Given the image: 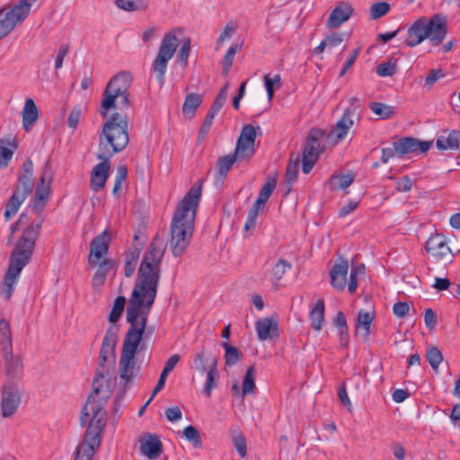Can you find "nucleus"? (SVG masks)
I'll return each instance as SVG.
<instances>
[{
	"label": "nucleus",
	"instance_id": "nucleus-1",
	"mask_svg": "<svg viewBox=\"0 0 460 460\" xmlns=\"http://www.w3.org/2000/svg\"><path fill=\"white\" fill-rule=\"evenodd\" d=\"M165 249L164 242L157 236L148 244L128 299L126 317L130 326L123 341L119 359V376L125 383L130 382L138 371L135 354L143 338L147 317L156 297Z\"/></svg>",
	"mask_w": 460,
	"mask_h": 460
},
{
	"label": "nucleus",
	"instance_id": "nucleus-2",
	"mask_svg": "<svg viewBox=\"0 0 460 460\" xmlns=\"http://www.w3.org/2000/svg\"><path fill=\"white\" fill-rule=\"evenodd\" d=\"M200 195L201 182L197 181L177 206L171 226V248L175 257L181 255L190 243Z\"/></svg>",
	"mask_w": 460,
	"mask_h": 460
},
{
	"label": "nucleus",
	"instance_id": "nucleus-3",
	"mask_svg": "<svg viewBox=\"0 0 460 460\" xmlns=\"http://www.w3.org/2000/svg\"><path fill=\"white\" fill-rule=\"evenodd\" d=\"M40 226V222L31 223L23 230L22 236L11 252L9 267L4 278L1 290V294L5 300L11 298L22 269L31 258Z\"/></svg>",
	"mask_w": 460,
	"mask_h": 460
},
{
	"label": "nucleus",
	"instance_id": "nucleus-4",
	"mask_svg": "<svg viewBox=\"0 0 460 460\" xmlns=\"http://www.w3.org/2000/svg\"><path fill=\"white\" fill-rule=\"evenodd\" d=\"M118 341L117 329L115 326L110 327L103 338L102 349L99 357L100 368L93 381V392L88 396L84 406L92 402L93 404L100 406L101 411H104V405L111 395L112 388L109 381L110 370L105 367V363L109 362L113 365L115 362V347Z\"/></svg>",
	"mask_w": 460,
	"mask_h": 460
},
{
	"label": "nucleus",
	"instance_id": "nucleus-5",
	"mask_svg": "<svg viewBox=\"0 0 460 460\" xmlns=\"http://www.w3.org/2000/svg\"><path fill=\"white\" fill-rule=\"evenodd\" d=\"M99 407L92 402L84 406L80 420L82 425L88 422V426L83 441L77 447L75 460H93L101 445L107 413Z\"/></svg>",
	"mask_w": 460,
	"mask_h": 460
},
{
	"label": "nucleus",
	"instance_id": "nucleus-6",
	"mask_svg": "<svg viewBox=\"0 0 460 460\" xmlns=\"http://www.w3.org/2000/svg\"><path fill=\"white\" fill-rule=\"evenodd\" d=\"M128 142V119L125 114L115 112L105 121L99 134L97 158H111L124 150Z\"/></svg>",
	"mask_w": 460,
	"mask_h": 460
},
{
	"label": "nucleus",
	"instance_id": "nucleus-7",
	"mask_svg": "<svg viewBox=\"0 0 460 460\" xmlns=\"http://www.w3.org/2000/svg\"><path fill=\"white\" fill-rule=\"evenodd\" d=\"M182 35L181 29H172L166 33L159 46L157 54L153 61L152 68L156 74V77L160 83H163L167 69L169 60L173 57L179 43L181 41L180 37ZM190 51V40L185 39L182 40L181 47L177 55L179 61L187 65V60Z\"/></svg>",
	"mask_w": 460,
	"mask_h": 460
},
{
	"label": "nucleus",
	"instance_id": "nucleus-8",
	"mask_svg": "<svg viewBox=\"0 0 460 460\" xmlns=\"http://www.w3.org/2000/svg\"><path fill=\"white\" fill-rule=\"evenodd\" d=\"M131 75L122 72L113 76L108 83L100 106V115L107 117L110 110L128 108L130 105L128 89L131 84Z\"/></svg>",
	"mask_w": 460,
	"mask_h": 460
},
{
	"label": "nucleus",
	"instance_id": "nucleus-9",
	"mask_svg": "<svg viewBox=\"0 0 460 460\" xmlns=\"http://www.w3.org/2000/svg\"><path fill=\"white\" fill-rule=\"evenodd\" d=\"M323 132L318 129H311L306 139V144L302 153V171L309 173L316 164L323 148L320 143Z\"/></svg>",
	"mask_w": 460,
	"mask_h": 460
},
{
	"label": "nucleus",
	"instance_id": "nucleus-10",
	"mask_svg": "<svg viewBox=\"0 0 460 460\" xmlns=\"http://www.w3.org/2000/svg\"><path fill=\"white\" fill-rule=\"evenodd\" d=\"M261 132V127L245 124L237 139L234 152L233 153L239 161L250 159L255 153V139L257 133Z\"/></svg>",
	"mask_w": 460,
	"mask_h": 460
},
{
	"label": "nucleus",
	"instance_id": "nucleus-11",
	"mask_svg": "<svg viewBox=\"0 0 460 460\" xmlns=\"http://www.w3.org/2000/svg\"><path fill=\"white\" fill-rule=\"evenodd\" d=\"M275 188L276 180L274 178L268 179L265 184L261 189L256 201L254 202V204L248 212L247 218L243 227L245 231H250L255 227L258 215L264 207L265 203L271 196V194L273 193Z\"/></svg>",
	"mask_w": 460,
	"mask_h": 460
},
{
	"label": "nucleus",
	"instance_id": "nucleus-12",
	"mask_svg": "<svg viewBox=\"0 0 460 460\" xmlns=\"http://www.w3.org/2000/svg\"><path fill=\"white\" fill-rule=\"evenodd\" d=\"M27 16L22 8H20L17 4L13 7L0 9V40L13 31Z\"/></svg>",
	"mask_w": 460,
	"mask_h": 460
},
{
	"label": "nucleus",
	"instance_id": "nucleus-13",
	"mask_svg": "<svg viewBox=\"0 0 460 460\" xmlns=\"http://www.w3.org/2000/svg\"><path fill=\"white\" fill-rule=\"evenodd\" d=\"M22 393L13 383H6L2 389L1 413L4 418L13 417L21 403Z\"/></svg>",
	"mask_w": 460,
	"mask_h": 460
},
{
	"label": "nucleus",
	"instance_id": "nucleus-14",
	"mask_svg": "<svg viewBox=\"0 0 460 460\" xmlns=\"http://www.w3.org/2000/svg\"><path fill=\"white\" fill-rule=\"evenodd\" d=\"M425 31L430 44L434 47L439 46L445 40L447 28L443 16L436 14L430 19L425 18Z\"/></svg>",
	"mask_w": 460,
	"mask_h": 460
},
{
	"label": "nucleus",
	"instance_id": "nucleus-15",
	"mask_svg": "<svg viewBox=\"0 0 460 460\" xmlns=\"http://www.w3.org/2000/svg\"><path fill=\"white\" fill-rule=\"evenodd\" d=\"M52 182V170L49 162H46L39 179L35 192L34 207L42 208L49 197L50 185Z\"/></svg>",
	"mask_w": 460,
	"mask_h": 460
},
{
	"label": "nucleus",
	"instance_id": "nucleus-16",
	"mask_svg": "<svg viewBox=\"0 0 460 460\" xmlns=\"http://www.w3.org/2000/svg\"><path fill=\"white\" fill-rule=\"evenodd\" d=\"M353 111L350 109H346L336 122L334 127L328 134V139L332 145H338L347 137L349 129L352 128L354 122L352 119Z\"/></svg>",
	"mask_w": 460,
	"mask_h": 460
},
{
	"label": "nucleus",
	"instance_id": "nucleus-17",
	"mask_svg": "<svg viewBox=\"0 0 460 460\" xmlns=\"http://www.w3.org/2000/svg\"><path fill=\"white\" fill-rule=\"evenodd\" d=\"M425 248L427 252L437 261L452 257L451 249L442 234L436 233L432 234L427 240Z\"/></svg>",
	"mask_w": 460,
	"mask_h": 460
},
{
	"label": "nucleus",
	"instance_id": "nucleus-18",
	"mask_svg": "<svg viewBox=\"0 0 460 460\" xmlns=\"http://www.w3.org/2000/svg\"><path fill=\"white\" fill-rule=\"evenodd\" d=\"M110 243V234L108 231H103L98 234L90 244V253L88 256V262L96 266L102 261L101 260L107 254Z\"/></svg>",
	"mask_w": 460,
	"mask_h": 460
},
{
	"label": "nucleus",
	"instance_id": "nucleus-19",
	"mask_svg": "<svg viewBox=\"0 0 460 460\" xmlns=\"http://www.w3.org/2000/svg\"><path fill=\"white\" fill-rule=\"evenodd\" d=\"M111 158L99 159L101 162L97 164L92 170L90 175V187L98 192L102 190L109 178L111 172Z\"/></svg>",
	"mask_w": 460,
	"mask_h": 460
},
{
	"label": "nucleus",
	"instance_id": "nucleus-20",
	"mask_svg": "<svg viewBox=\"0 0 460 460\" xmlns=\"http://www.w3.org/2000/svg\"><path fill=\"white\" fill-rule=\"evenodd\" d=\"M255 330L260 341H266L278 337L279 321L275 316L259 318L255 322Z\"/></svg>",
	"mask_w": 460,
	"mask_h": 460
},
{
	"label": "nucleus",
	"instance_id": "nucleus-21",
	"mask_svg": "<svg viewBox=\"0 0 460 460\" xmlns=\"http://www.w3.org/2000/svg\"><path fill=\"white\" fill-rule=\"evenodd\" d=\"M256 369L253 366L249 367L243 379L242 388L239 387L237 382L234 383L231 387L233 396L243 399L245 396L253 394L255 390Z\"/></svg>",
	"mask_w": 460,
	"mask_h": 460
},
{
	"label": "nucleus",
	"instance_id": "nucleus-22",
	"mask_svg": "<svg viewBox=\"0 0 460 460\" xmlns=\"http://www.w3.org/2000/svg\"><path fill=\"white\" fill-rule=\"evenodd\" d=\"M353 13V8L348 2L339 3L330 13L326 22L329 28H338L343 22L348 21Z\"/></svg>",
	"mask_w": 460,
	"mask_h": 460
},
{
	"label": "nucleus",
	"instance_id": "nucleus-23",
	"mask_svg": "<svg viewBox=\"0 0 460 460\" xmlns=\"http://www.w3.org/2000/svg\"><path fill=\"white\" fill-rule=\"evenodd\" d=\"M349 270V262L346 260H341L335 263L330 270L331 285L333 288L341 291L347 284V275Z\"/></svg>",
	"mask_w": 460,
	"mask_h": 460
},
{
	"label": "nucleus",
	"instance_id": "nucleus-24",
	"mask_svg": "<svg viewBox=\"0 0 460 460\" xmlns=\"http://www.w3.org/2000/svg\"><path fill=\"white\" fill-rule=\"evenodd\" d=\"M5 375L9 379H20L23 375V358L13 355V351L4 353Z\"/></svg>",
	"mask_w": 460,
	"mask_h": 460
},
{
	"label": "nucleus",
	"instance_id": "nucleus-25",
	"mask_svg": "<svg viewBox=\"0 0 460 460\" xmlns=\"http://www.w3.org/2000/svg\"><path fill=\"white\" fill-rule=\"evenodd\" d=\"M227 98L226 86L222 88L212 105L210 106L208 114L203 119V135L207 134L214 122L215 117L218 114L219 111L224 106Z\"/></svg>",
	"mask_w": 460,
	"mask_h": 460
},
{
	"label": "nucleus",
	"instance_id": "nucleus-26",
	"mask_svg": "<svg viewBox=\"0 0 460 460\" xmlns=\"http://www.w3.org/2000/svg\"><path fill=\"white\" fill-rule=\"evenodd\" d=\"M162 443L155 435H147L140 440V451L151 460L157 459L162 453Z\"/></svg>",
	"mask_w": 460,
	"mask_h": 460
},
{
	"label": "nucleus",
	"instance_id": "nucleus-27",
	"mask_svg": "<svg viewBox=\"0 0 460 460\" xmlns=\"http://www.w3.org/2000/svg\"><path fill=\"white\" fill-rule=\"evenodd\" d=\"M425 18H420L408 29L405 43L409 47L420 44L427 38L425 31Z\"/></svg>",
	"mask_w": 460,
	"mask_h": 460
},
{
	"label": "nucleus",
	"instance_id": "nucleus-28",
	"mask_svg": "<svg viewBox=\"0 0 460 460\" xmlns=\"http://www.w3.org/2000/svg\"><path fill=\"white\" fill-rule=\"evenodd\" d=\"M460 146V131L445 130L436 140V146L439 150H456Z\"/></svg>",
	"mask_w": 460,
	"mask_h": 460
},
{
	"label": "nucleus",
	"instance_id": "nucleus-29",
	"mask_svg": "<svg viewBox=\"0 0 460 460\" xmlns=\"http://www.w3.org/2000/svg\"><path fill=\"white\" fill-rule=\"evenodd\" d=\"M374 311L360 310L358 314L356 334L367 340L370 333V326L375 319Z\"/></svg>",
	"mask_w": 460,
	"mask_h": 460
},
{
	"label": "nucleus",
	"instance_id": "nucleus-30",
	"mask_svg": "<svg viewBox=\"0 0 460 460\" xmlns=\"http://www.w3.org/2000/svg\"><path fill=\"white\" fill-rule=\"evenodd\" d=\"M113 261L110 259H103L98 265V269L93 277V287L94 289L102 288L106 280L108 272L111 270Z\"/></svg>",
	"mask_w": 460,
	"mask_h": 460
},
{
	"label": "nucleus",
	"instance_id": "nucleus-31",
	"mask_svg": "<svg viewBox=\"0 0 460 460\" xmlns=\"http://www.w3.org/2000/svg\"><path fill=\"white\" fill-rule=\"evenodd\" d=\"M38 108L32 99H27L22 111V124L26 131L29 130L38 119Z\"/></svg>",
	"mask_w": 460,
	"mask_h": 460
},
{
	"label": "nucleus",
	"instance_id": "nucleus-32",
	"mask_svg": "<svg viewBox=\"0 0 460 460\" xmlns=\"http://www.w3.org/2000/svg\"><path fill=\"white\" fill-rule=\"evenodd\" d=\"M309 319L314 330L320 331L322 329L324 322V302L323 299L317 300L309 313Z\"/></svg>",
	"mask_w": 460,
	"mask_h": 460
},
{
	"label": "nucleus",
	"instance_id": "nucleus-33",
	"mask_svg": "<svg viewBox=\"0 0 460 460\" xmlns=\"http://www.w3.org/2000/svg\"><path fill=\"white\" fill-rule=\"evenodd\" d=\"M141 252L139 245L132 246L126 254L124 273L127 278L133 275Z\"/></svg>",
	"mask_w": 460,
	"mask_h": 460
},
{
	"label": "nucleus",
	"instance_id": "nucleus-34",
	"mask_svg": "<svg viewBox=\"0 0 460 460\" xmlns=\"http://www.w3.org/2000/svg\"><path fill=\"white\" fill-rule=\"evenodd\" d=\"M0 347L4 353L13 351L12 332L7 320H0Z\"/></svg>",
	"mask_w": 460,
	"mask_h": 460
},
{
	"label": "nucleus",
	"instance_id": "nucleus-35",
	"mask_svg": "<svg viewBox=\"0 0 460 460\" xmlns=\"http://www.w3.org/2000/svg\"><path fill=\"white\" fill-rule=\"evenodd\" d=\"M237 160L238 158L234 154L227 155L217 160V171L218 180L223 181L226 178L228 171L231 169L234 162Z\"/></svg>",
	"mask_w": 460,
	"mask_h": 460
},
{
	"label": "nucleus",
	"instance_id": "nucleus-36",
	"mask_svg": "<svg viewBox=\"0 0 460 460\" xmlns=\"http://www.w3.org/2000/svg\"><path fill=\"white\" fill-rule=\"evenodd\" d=\"M200 102H201L199 95L194 93L188 94L182 106V113L184 117L187 119L193 118L195 111L199 106Z\"/></svg>",
	"mask_w": 460,
	"mask_h": 460
},
{
	"label": "nucleus",
	"instance_id": "nucleus-37",
	"mask_svg": "<svg viewBox=\"0 0 460 460\" xmlns=\"http://www.w3.org/2000/svg\"><path fill=\"white\" fill-rule=\"evenodd\" d=\"M353 180L350 174L332 175L329 181V187L332 190H345L353 182Z\"/></svg>",
	"mask_w": 460,
	"mask_h": 460
},
{
	"label": "nucleus",
	"instance_id": "nucleus-38",
	"mask_svg": "<svg viewBox=\"0 0 460 460\" xmlns=\"http://www.w3.org/2000/svg\"><path fill=\"white\" fill-rule=\"evenodd\" d=\"M25 198L26 197L24 196V192L22 193L20 191L14 190L13 196L6 205L4 216L7 219L17 213L21 204L23 202Z\"/></svg>",
	"mask_w": 460,
	"mask_h": 460
},
{
	"label": "nucleus",
	"instance_id": "nucleus-39",
	"mask_svg": "<svg viewBox=\"0 0 460 460\" xmlns=\"http://www.w3.org/2000/svg\"><path fill=\"white\" fill-rule=\"evenodd\" d=\"M116 5L128 12L143 11L148 7L146 0H116Z\"/></svg>",
	"mask_w": 460,
	"mask_h": 460
},
{
	"label": "nucleus",
	"instance_id": "nucleus-40",
	"mask_svg": "<svg viewBox=\"0 0 460 460\" xmlns=\"http://www.w3.org/2000/svg\"><path fill=\"white\" fill-rule=\"evenodd\" d=\"M394 146L400 155L415 154L416 139L413 137H403L394 142Z\"/></svg>",
	"mask_w": 460,
	"mask_h": 460
},
{
	"label": "nucleus",
	"instance_id": "nucleus-41",
	"mask_svg": "<svg viewBox=\"0 0 460 460\" xmlns=\"http://www.w3.org/2000/svg\"><path fill=\"white\" fill-rule=\"evenodd\" d=\"M291 263L284 259L279 260L272 267L270 275L273 281L276 283V289H278L277 283L283 278L286 272L291 269Z\"/></svg>",
	"mask_w": 460,
	"mask_h": 460
},
{
	"label": "nucleus",
	"instance_id": "nucleus-42",
	"mask_svg": "<svg viewBox=\"0 0 460 460\" xmlns=\"http://www.w3.org/2000/svg\"><path fill=\"white\" fill-rule=\"evenodd\" d=\"M369 108L374 114L377 115L380 119H390L394 114V107L383 102H374L370 103Z\"/></svg>",
	"mask_w": 460,
	"mask_h": 460
},
{
	"label": "nucleus",
	"instance_id": "nucleus-43",
	"mask_svg": "<svg viewBox=\"0 0 460 460\" xmlns=\"http://www.w3.org/2000/svg\"><path fill=\"white\" fill-rule=\"evenodd\" d=\"M126 301V297L122 296H119L115 299L111 311L109 314L110 323H116L119 320L125 310Z\"/></svg>",
	"mask_w": 460,
	"mask_h": 460
},
{
	"label": "nucleus",
	"instance_id": "nucleus-44",
	"mask_svg": "<svg viewBox=\"0 0 460 460\" xmlns=\"http://www.w3.org/2000/svg\"><path fill=\"white\" fill-rule=\"evenodd\" d=\"M218 378L219 374L216 365L211 366L207 373L206 384L204 386V393L207 396H210L212 390L217 386Z\"/></svg>",
	"mask_w": 460,
	"mask_h": 460
},
{
	"label": "nucleus",
	"instance_id": "nucleus-45",
	"mask_svg": "<svg viewBox=\"0 0 460 460\" xmlns=\"http://www.w3.org/2000/svg\"><path fill=\"white\" fill-rule=\"evenodd\" d=\"M426 358L435 372L438 371L439 365L443 360L441 351L436 347L427 349Z\"/></svg>",
	"mask_w": 460,
	"mask_h": 460
},
{
	"label": "nucleus",
	"instance_id": "nucleus-46",
	"mask_svg": "<svg viewBox=\"0 0 460 460\" xmlns=\"http://www.w3.org/2000/svg\"><path fill=\"white\" fill-rule=\"evenodd\" d=\"M263 79L267 96L269 101H270L273 97L274 90L279 89L281 86V77L279 75H275L273 77H270L269 75H265Z\"/></svg>",
	"mask_w": 460,
	"mask_h": 460
},
{
	"label": "nucleus",
	"instance_id": "nucleus-47",
	"mask_svg": "<svg viewBox=\"0 0 460 460\" xmlns=\"http://www.w3.org/2000/svg\"><path fill=\"white\" fill-rule=\"evenodd\" d=\"M335 325L340 330L341 344L347 346L348 326L346 317L341 311H339L336 314Z\"/></svg>",
	"mask_w": 460,
	"mask_h": 460
},
{
	"label": "nucleus",
	"instance_id": "nucleus-48",
	"mask_svg": "<svg viewBox=\"0 0 460 460\" xmlns=\"http://www.w3.org/2000/svg\"><path fill=\"white\" fill-rule=\"evenodd\" d=\"M222 347L225 349V358L226 365L233 366L235 365L240 358L239 350L229 344L228 342H223Z\"/></svg>",
	"mask_w": 460,
	"mask_h": 460
},
{
	"label": "nucleus",
	"instance_id": "nucleus-49",
	"mask_svg": "<svg viewBox=\"0 0 460 460\" xmlns=\"http://www.w3.org/2000/svg\"><path fill=\"white\" fill-rule=\"evenodd\" d=\"M396 61L392 58L386 62H382L376 67V74L382 77L392 76L396 73Z\"/></svg>",
	"mask_w": 460,
	"mask_h": 460
},
{
	"label": "nucleus",
	"instance_id": "nucleus-50",
	"mask_svg": "<svg viewBox=\"0 0 460 460\" xmlns=\"http://www.w3.org/2000/svg\"><path fill=\"white\" fill-rule=\"evenodd\" d=\"M232 442L239 456L242 458L245 457L247 456V443L245 437L242 433L237 432L233 436Z\"/></svg>",
	"mask_w": 460,
	"mask_h": 460
},
{
	"label": "nucleus",
	"instance_id": "nucleus-51",
	"mask_svg": "<svg viewBox=\"0 0 460 460\" xmlns=\"http://www.w3.org/2000/svg\"><path fill=\"white\" fill-rule=\"evenodd\" d=\"M391 9V5L386 2H377L370 8V16L376 20L385 15Z\"/></svg>",
	"mask_w": 460,
	"mask_h": 460
},
{
	"label": "nucleus",
	"instance_id": "nucleus-52",
	"mask_svg": "<svg viewBox=\"0 0 460 460\" xmlns=\"http://www.w3.org/2000/svg\"><path fill=\"white\" fill-rule=\"evenodd\" d=\"M128 175V168L126 165L121 164L117 168L115 176V183L112 190L114 195H117L121 190L123 182L126 181Z\"/></svg>",
	"mask_w": 460,
	"mask_h": 460
},
{
	"label": "nucleus",
	"instance_id": "nucleus-53",
	"mask_svg": "<svg viewBox=\"0 0 460 460\" xmlns=\"http://www.w3.org/2000/svg\"><path fill=\"white\" fill-rule=\"evenodd\" d=\"M240 49L241 46L238 44H234L227 49L222 61L225 74L228 73L229 68L232 66L234 58Z\"/></svg>",
	"mask_w": 460,
	"mask_h": 460
},
{
	"label": "nucleus",
	"instance_id": "nucleus-54",
	"mask_svg": "<svg viewBox=\"0 0 460 460\" xmlns=\"http://www.w3.org/2000/svg\"><path fill=\"white\" fill-rule=\"evenodd\" d=\"M182 434L184 438L190 441L194 447H199L200 435L199 431L194 426H187L183 429Z\"/></svg>",
	"mask_w": 460,
	"mask_h": 460
},
{
	"label": "nucleus",
	"instance_id": "nucleus-55",
	"mask_svg": "<svg viewBox=\"0 0 460 460\" xmlns=\"http://www.w3.org/2000/svg\"><path fill=\"white\" fill-rule=\"evenodd\" d=\"M33 181L30 175H22L19 178V185L15 190L24 192V196L27 197L32 190Z\"/></svg>",
	"mask_w": 460,
	"mask_h": 460
},
{
	"label": "nucleus",
	"instance_id": "nucleus-56",
	"mask_svg": "<svg viewBox=\"0 0 460 460\" xmlns=\"http://www.w3.org/2000/svg\"><path fill=\"white\" fill-rule=\"evenodd\" d=\"M446 75L444 71L440 68L432 69L425 77L424 85L427 88H431L439 79L443 78Z\"/></svg>",
	"mask_w": 460,
	"mask_h": 460
},
{
	"label": "nucleus",
	"instance_id": "nucleus-57",
	"mask_svg": "<svg viewBox=\"0 0 460 460\" xmlns=\"http://www.w3.org/2000/svg\"><path fill=\"white\" fill-rule=\"evenodd\" d=\"M82 113L83 111L80 107H75L72 109L67 118V125L69 128L75 129L77 127L82 117Z\"/></svg>",
	"mask_w": 460,
	"mask_h": 460
},
{
	"label": "nucleus",
	"instance_id": "nucleus-58",
	"mask_svg": "<svg viewBox=\"0 0 460 460\" xmlns=\"http://www.w3.org/2000/svg\"><path fill=\"white\" fill-rule=\"evenodd\" d=\"M166 419L171 422H176L181 420L182 413L178 406L169 407L164 411Z\"/></svg>",
	"mask_w": 460,
	"mask_h": 460
},
{
	"label": "nucleus",
	"instance_id": "nucleus-59",
	"mask_svg": "<svg viewBox=\"0 0 460 460\" xmlns=\"http://www.w3.org/2000/svg\"><path fill=\"white\" fill-rule=\"evenodd\" d=\"M68 51H69V46L66 44L62 45L57 51V54L55 57V68L57 70L60 69L63 66L64 58L67 55Z\"/></svg>",
	"mask_w": 460,
	"mask_h": 460
},
{
	"label": "nucleus",
	"instance_id": "nucleus-60",
	"mask_svg": "<svg viewBox=\"0 0 460 460\" xmlns=\"http://www.w3.org/2000/svg\"><path fill=\"white\" fill-rule=\"evenodd\" d=\"M410 311V305L406 302H397L394 305L393 312L399 318L405 317Z\"/></svg>",
	"mask_w": 460,
	"mask_h": 460
},
{
	"label": "nucleus",
	"instance_id": "nucleus-61",
	"mask_svg": "<svg viewBox=\"0 0 460 460\" xmlns=\"http://www.w3.org/2000/svg\"><path fill=\"white\" fill-rule=\"evenodd\" d=\"M298 173V164H289L287 167L286 181L288 184H292L296 181Z\"/></svg>",
	"mask_w": 460,
	"mask_h": 460
},
{
	"label": "nucleus",
	"instance_id": "nucleus-62",
	"mask_svg": "<svg viewBox=\"0 0 460 460\" xmlns=\"http://www.w3.org/2000/svg\"><path fill=\"white\" fill-rule=\"evenodd\" d=\"M412 185V180L408 175H405L398 180L396 190L400 192H406L411 190Z\"/></svg>",
	"mask_w": 460,
	"mask_h": 460
},
{
	"label": "nucleus",
	"instance_id": "nucleus-63",
	"mask_svg": "<svg viewBox=\"0 0 460 460\" xmlns=\"http://www.w3.org/2000/svg\"><path fill=\"white\" fill-rule=\"evenodd\" d=\"M424 322L429 329H433L437 323V315L431 308H427L424 314Z\"/></svg>",
	"mask_w": 460,
	"mask_h": 460
},
{
	"label": "nucleus",
	"instance_id": "nucleus-64",
	"mask_svg": "<svg viewBox=\"0 0 460 460\" xmlns=\"http://www.w3.org/2000/svg\"><path fill=\"white\" fill-rule=\"evenodd\" d=\"M398 154L395 147H385L381 149V163L382 164H387L392 158L395 156V155Z\"/></svg>",
	"mask_w": 460,
	"mask_h": 460
}]
</instances>
